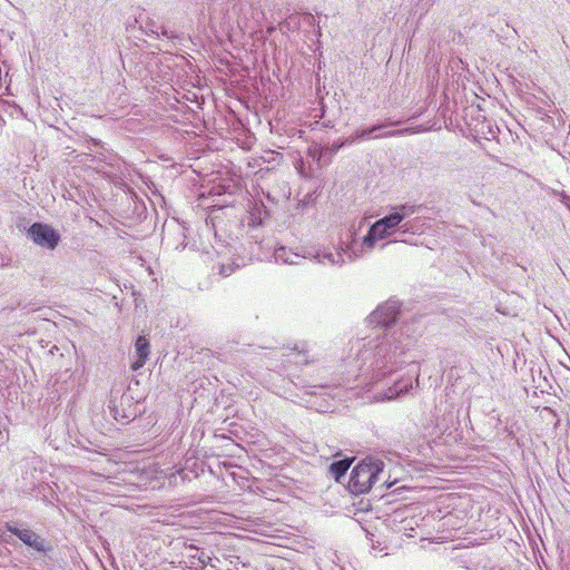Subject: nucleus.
<instances>
[{
	"instance_id": "obj_2",
	"label": "nucleus",
	"mask_w": 570,
	"mask_h": 570,
	"mask_svg": "<svg viewBox=\"0 0 570 570\" xmlns=\"http://www.w3.org/2000/svg\"><path fill=\"white\" fill-rule=\"evenodd\" d=\"M28 233L37 245L50 249H55L60 239L58 233L46 224L35 223L30 226Z\"/></svg>"
},
{
	"instance_id": "obj_8",
	"label": "nucleus",
	"mask_w": 570,
	"mask_h": 570,
	"mask_svg": "<svg viewBox=\"0 0 570 570\" xmlns=\"http://www.w3.org/2000/svg\"><path fill=\"white\" fill-rule=\"evenodd\" d=\"M451 499L452 500H459L460 501V504L461 505H464L468 510H471L472 509V499L470 495H458V494H452L451 495Z\"/></svg>"
},
{
	"instance_id": "obj_5",
	"label": "nucleus",
	"mask_w": 570,
	"mask_h": 570,
	"mask_svg": "<svg viewBox=\"0 0 570 570\" xmlns=\"http://www.w3.org/2000/svg\"><path fill=\"white\" fill-rule=\"evenodd\" d=\"M400 212H395L384 218L380 219L382 224L390 230L396 227L405 216H409L414 213V207L401 206L399 208Z\"/></svg>"
},
{
	"instance_id": "obj_3",
	"label": "nucleus",
	"mask_w": 570,
	"mask_h": 570,
	"mask_svg": "<svg viewBox=\"0 0 570 570\" xmlns=\"http://www.w3.org/2000/svg\"><path fill=\"white\" fill-rule=\"evenodd\" d=\"M10 532H12L14 535H17L23 543H26L29 547L35 548L38 551L45 550V543L43 540L32 530L30 529H18V528H10Z\"/></svg>"
},
{
	"instance_id": "obj_6",
	"label": "nucleus",
	"mask_w": 570,
	"mask_h": 570,
	"mask_svg": "<svg viewBox=\"0 0 570 570\" xmlns=\"http://www.w3.org/2000/svg\"><path fill=\"white\" fill-rule=\"evenodd\" d=\"M389 235V229L382 224V222L377 220L370 229L368 234L365 237V242L374 243L377 239L384 238Z\"/></svg>"
},
{
	"instance_id": "obj_9",
	"label": "nucleus",
	"mask_w": 570,
	"mask_h": 570,
	"mask_svg": "<svg viewBox=\"0 0 570 570\" xmlns=\"http://www.w3.org/2000/svg\"><path fill=\"white\" fill-rule=\"evenodd\" d=\"M407 131H410V129L396 130V131H393L392 135H401V134L407 132Z\"/></svg>"
},
{
	"instance_id": "obj_7",
	"label": "nucleus",
	"mask_w": 570,
	"mask_h": 570,
	"mask_svg": "<svg viewBox=\"0 0 570 570\" xmlns=\"http://www.w3.org/2000/svg\"><path fill=\"white\" fill-rule=\"evenodd\" d=\"M352 461V459H344L333 462L330 465V472L332 473V475H334L336 480H340V478L343 476L351 466Z\"/></svg>"
},
{
	"instance_id": "obj_4",
	"label": "nucleus",
	"mask_w": 570,
	"mask_h": 570,
	"mask_svg": "<svg viewBox=\"0 0 570 570\" xmlns=\"http://www.w3.org/2000/svg\"><path fill=\"white\" fill-rule=\"evenodd\" d=\"M138 358L131 364V370L137 371L144 366L149 355V342L145 336H138L135 343Z\"/></svg>"
},
{
	"instance_id": "obj_1",
	"label": "nucleus",
	"mask_w": 570,
	"mask_h": 570,
	"mask_svg": "<svg viewBox=\"0 0 570 570\" xmlns=\"http://www.w3.org/2000/svg\"><path fill=\"white\" fill-rule=\"evenodd\" d=\"M383 471V462L371 458L358 462L352 470L347 488L357 495L368 492Z\"/></svg>"
}]
</instances>
